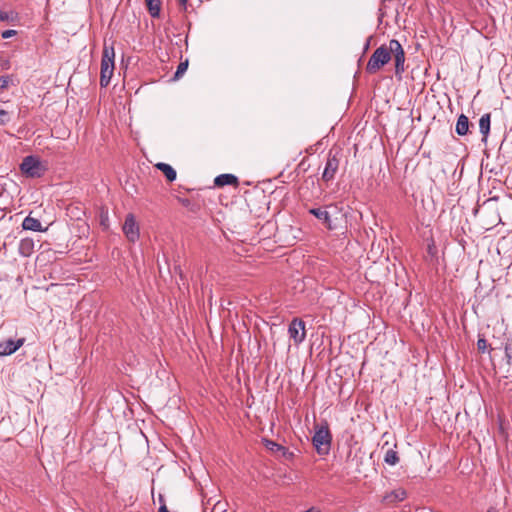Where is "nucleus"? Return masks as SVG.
Wrapping results in <instances>:
<instances>
[{
  "instance_id": "f3484780",
  "label": "nucleus",
  "mask_w": 512,
  "mask_h": 512,
  "mask_svg": "<svg viewBox=\"0 0 512 512\" xmlns=\"http://www.w3.org/2000/svg\"><path fill=\"white\" fill-rule=\"evenodd\" d=\"M469 119L466 115L461 114L456 123L455 131L459 136H464L469 132Z\"/></svg>"
},
{
  "instance_id": "bb28decb",
  "label": "nucleus",
  "mask_w": 512,
  "mask_h": 512,
  "mask_svg": "<svg viewBox=\"0 0 512 512\" xmlns=\"http://www.w3.org/2000/svg\"><path fill=\"white\" fill-rule=\"evenodd\" d=\"M158 512H170L166 506V503H163L160 507Z\"/></svg>"
},
{
  "instance_id": "6ab92c4d",
  "label": "nucleus",
  "mask_w": 512,
  "mask_h": 512,
  "mask_svg": "<svg viewBox=\"0 0 512 512\" xmlns=\"http://www.w3.org/2000/svg\"><path fill=\"white\" fill-rule=\"evenodd\" d=\"M398 453L392 448L387 449L384 455V462L390 466H395L399 463Z\"/></svg>"
},
{
  "instance_id": "aec40b11",
  "label": "nucleus",
  "mask_w": 512,
  "mask_h": 512,
  "mask_svg": "<svg viewBox=\"0 0 512 512\" xmlns=\"http://www.w3.org/2000/svg\"><path fill=\"white\" fill-rule=\"evenodd\" d=\"M505 360L508 365H512V339L507 338L503 343Z\"/></svg>"
},
{
  "instance_id": "473e14b6",
  "label": "nucleus",
  "mask_w": 512,
  "mask_h": 512,
  "mask_svg": "<svg viewBox=\"0 0 512 512\" xmlns=\"http://www.w3.org/2000/svg\"><path fill=\"white\" fill-rule=\"evenodd\" d=\"M487 512H497L494 508H489Z\"/></svg>"
},
{
  "instance_id": "b1692460",
  "label": "nucleus",
  "mask_w": 512,
  "mask_h": 512,
  "mask_svg": "<svg viewBox=\"0 0 512 512\" xmlns=\"http://www.w3.org/2000/svg\"><path fill=\"white\" fill-rule=\"evenodd\" d=\"M16 34H17L16 30H12V29L5 30L2 32V38L8 39V38L15 36Z\"/></svg>"
},
{
  "instance_id": "f8f14e48",
  "label": "nucleus",
  "mask_w": 512,
  "mask_h": 512,
  "mask_svg": "<svg viewBox=\"0 0 512 512\" xmlns=\"http://www.w3.org/2000/svg\"><path fill=\"white\" fill-rule=\"evenodd\" d=\"M490 125H491V114L485 113L481 116L479 120V130L482 135V141L486 142L490 133Z\"/></svg>"
},
{
  "instance_id": "ddd939ff",
  "label": "nucleus",
  "mask_w": 512,
  "mask_h": 512,
  "mask_svg": "<svg viewBox=\"0 0 512 512\" xmlns=\"http://www.w3.org/2000/svg\"><path fill=\"white\" fill-rule=\"evenodd\" d=\"M22 228L24 230H30L34 232L46 231V229L42 227L41 222L38 219L31 217L30 215L24 218L22 222Z\"/></svg>"
},
{
  "instance_id": "9d476101",
  "label": "nucleus",
  "mask_w": 512,
  "mask_h": 512,
  "mask_svg": "<svg viewBox=\"0 0 512 512\" xmlns=\"http://www.w3.org/2000/svg\"><path fill=\"white\" fill-rule=\"evenodd\" d=\"M263 441H264L265 447L269 451H271L273 453H277L280 456L287 458V459L293 456V453L290 452L286 447L282 446L281 444H278L269 439H264Z\"/></svg>"
},
{
  "instance_id": "423d86ee",
  "label": "nucleus",
  "mask_w": 512,
  "mask_h": 512,
  "mask_svg": "<svg viewBox=\"0 0 512 512\" xmlns=\"http://www.w3.org/2000/svg\"><path fill=\"white\" fill-rule=\"evenodd\" d=\"M339 158L337 154H333L332 151L328 153L327 161L325 164L324 171L322 173V180L324 182H330L334 179L336 172L339 168Z\"/></svg>"
},
{
  "instance_id": "a878e982",
  "label": "nucleus",
  "mask_w": 512,
  "mask_h": 512,
  "mask_svg": "<svg viewBox=\"0 0 512 512\" xmlns=\"http://www.w3.org/2000/svg\"><path fill=\"white\" fill-rule=\"evenodd\" d=\"M10 20V16L7 12H3L0 10V21H9Z\"/></svg>"
},
{
  "instance_id": "39448f33",
  "label": "nucleus",
  "mask_w": 512,
  "mask_h": 512,
  "mask_svg": "<svg viewBox=\"0 0 512 512\" xmlns=\"http://www.w3.org/2000/svg\"><path fill=\"white\" fill-rule=\"evenodd\" d=\"M288 333L296 345L302 343L306 337L305 322L300 318H294L289 324Z\"/></svg>"
},
{
  "instance_id": "6e6552de",
  "label": "nucleus",
  "mask_w": 512,
  "mask_h": 512,
  "mask_svg": "<svg viewBox=\"0 0 512 512\" xmlns=\"http://www.w3.org/2000/svg\"><path fill=\"white\" fill-rule=\"evenodd\" d=\"M24 342L25 338H19L17 340L7 339L3 342H0V357L13 354L23 346Z\"/></svg>"
},
{
  "instance_id": "5701e85b",
  "label": "nucleus",
  "mask_w": 512,
  "mask_h": 512,
  "mask_svg": "<svg viewBox=\"0 0 512 512\" xmlns=\"http://www.w3.org/2000/svg\"><path fill=\"white\" fill-rule=\"evenodd\" d=\"M487 348H488L487 340L483 337H479V339L477 341L478 351L481 353H485L487 351Z\"/></svg>"
},
{
  "instance_id": "4468645a",
  "label": "nucleus",
  "mask_w": 512,
  "mask_h": 512,
  "mask_svg": "<svg viewBox=\"0 0 512 512\" xmlns=\"http://www.w3.org/2000/svg\"><path fill=\"white\" fill-rule=\"evenodd\" d=\"M214 184L217 187H224L227 185H238V178L233 174H220L214 179Z\"/></svg>"
},
{
  "instance_id": "c756f323",
  "label": "nucleus",
  "mask_w": 512,
  "mask_h": 512,
  "mask_svg": "<svg viewBox=\"0 0 512 512\" xmlns=\"http://www.w3.org/2000/svg\"><path fill=\"white\" fill-rule=\"evenodd\" d=\"M303 512H320V510L316 507H311Z\"/></svg>"
},
{
  "instance_id": "f03ea898",
  "label": "nucleus",
  "mask_w": 512,
  "mask_h": 512,
  "mask_svg": "<svg viewBox=\"0 0 512 512\" xmlns=\"http://www.w3.org/2000/svg\"><path fill=\"white\" fill-rule=\"evenodd\" d=\"M115 52L112 46L104 45L100 70V86L107 87L114 71Z\"/></svg>"
},
{
  "instance_id": "2eb2a0df",
  "label": "nucleus",
  "mask_w": 512,
  "mask_h": 512,
  "mask_svg": "<svg viewBox=\"0 0 512 512\" xmlns=\"http://www.w3.org/2000/svg\"><path fill=\"white\" fill-rule=\"evenodd\" d=\"M406 496H407L406 491L402 488H399V489L391 491L390 493H387L383 497V501L388 504H393V503L403 501L406 498Z\"/></svg>"
},
{
  "instance_id": "393cba45",
  "label": "nucleus",
  "mask_w": 512,
  "mask_h": 512,
  "mask_svg": "<svg viewBox=\"0 0 512 512\" xmlns=\"http://www.w3.org/2000/svg\"><path fill=\"white\" fill-rule=\"evenodd\" d=\"M9 83L8 77H0V88H6Z\"/></svg>"
},
{
  "instance_id": "cd10ccee",
  "label": "nucleus",
  "mask_w": 512,
  "mask_h": 512,
  "mask_svg": "<svg viewBox=\"0 0 512 512\" xmlns=\"http://www.w3.org/2000/svg\"><path fill=\"white\" fill-rule=\"evenodd\" d=\"M180 202L182 203L183 206L185 207H188L190 205V200L189 199H180Z\"/></svg>"
},
{
  "instance_id": "f257e3e1",
  "label": "nucleus",
  "mask_w": 512,
  "mask_h": 512,
  "mask_svg": "<svg viewBox=\"0 0 512 512\" xmlns=\"http://www.w3.org/2000/svg\"><path fill=\"white\" fill-rule=\"evenodd\" d=\"M392 57L395 61V74L401 75L405 71V52L400 42L396 39H391L388 45L382 44L373 52L366 65V72L369 74L377 73L389 63Z\"/></svg>"
},
{
  "instance_id": "a211bd4d",
  "label": "nucleus",
  "mask_w": 512,
  "mask_h": 512,
  "mask_svg": "<svg viewBox=\"0 0 512 512\" xmlns=\"http://www.w3.org/2000/svg\"><path fill=\"white\" fill-rule=\"evenodd\" d=\"M145 2L151 17H159L161 5L160 0H145Z\"/></svg>"
},
{
  "instance_id": "1a4fd4ad",
  "label": "nucleus",
  "mask_w": 512,
  "mask_h": 512,
  "mask_svg": "<svg viewBox=\"0 0 512 512\" xmlns=\"http://www.w3.org/2000/svg\"><path fill=\"white\" fill-rule=\"evenodd\" d=\"M310 214L315 216L318 220H320L327 229L333 230L334 226L332 225L331 217L328 211L322 208H310L308 210Z\"/></svg>"
},
{
  "instance_id": "9b49d317",
  "label": "nucleus",
  "mask_w": 512,
  "mask_h": 512,
  "mask_svg": "<svg viewBox=\"0 0 512 512\" xmlns=\"http://www.w3.org/2000/svg\"><path fill=\"white\" fill-rule=\"evenodd\" d=\"M35 241L33 238L26 237L20 240L18 251L23 257H30L35 249Z\"/></svg>"
},
{
  "instance_id": "412c9836",
  "label": "nucleus",
  "mask_w": 512,
  "mask_h": 512,
  "mask_svg": "<svg viewBox=\"0 0 512 512\" xmlns=\"http://www.w3.org/2000/svg\"><path fill=\"white\" fill-rule=\"evenodd\" d=\"M187 68H188V60L180 62L177 67V70L174 74V79L175 80L180 79L183 76V74L186 72Z\"/></svg>"
},
{
  "instance_id": "7c9ffc66",
  "label": "nucleus",
  "mask_w": 512,
  "mask_h": 512,
  "mask_svg": "<svg viewBox=\"0 0 512 512\" xmlns=\"http://www.w3.org/2000/svg\"><path fill=\"white\" fill-rule=\"evenodd\" d=\"M370 39H371V37H369V38L367 39V42H366V44H365V46H364V51H367V50L369 49V46H370Z\"/></svg>"
},
{
  "instance_id": "c85d7f7f",
  "label": "nucleus",
  "mask_w": 512,
  "mask_h": 512,
  "mask_svg": "<svg viewBox=\"0 0 512 512\" xmlns=\"http://www.w3.org/2000/svg\"><path fill=\"white\" fill-rule=\"evenodd\" d=\"M158 501L160 503V506L165 503V499H164V496L162 494H159L158 495Z\"/></svg>"
},
{
  "instance_id": "20e7f679",
  "label": "nucleus",
  "mask_w": 512,
  "mask_h": 512,
  "mask_svg": "<svg viewBox=\"0 0 512 512\" xmlns=\"http://www.w3.org/2000/svg\"><path fill=\"white\" fill-rule=\"evenodd\" d=\"M20 169L23 174L32 178L41 177L44 172L42 163L34 156H26L20 165Z\"/></svg>"
},
{
  "instance_id": "4be33fe9",
  "label": "nucleus",
  "mask_w": 512,
  "mask_h": 512,
  "mask_svg": "<svg viewBox=\"0 0 512 512\" xmlns=\"http://www.w3.org/2000/svg\"><path fill=\"white\" fill-rule=\"evenodd\" d=\"M11 120V115L8 111L0 108V125H5Z\"/></svg>"
},
{
  "instance_id": "dca6fc26",
  "label": "nucleus",
  "mask_w": 512,
  "mask_h": 512,
  "mask_svg": "<svg viewBox=\"0 0 512 512\" xmlns=\"http://www.w3.org/2000/svg\"><path fill=\"white\" fill-rule=\"evenodd\" d=\"M155 168L160 170L165 175L168 182H173L176 179L177 173L171 165L159 162L155 164Z\"/></svg>"
},
{
  "instance_id": "0eeeda50",
  "label": "nucleus",
  "mask_w": 512,
  "mask_h": 512,
  "mask_svg": "<svg viewBox=\"0 0 512 512\" xmlns=\"http://www.w3.org/2000/svg\"><path fill=\"white\" fill-rule=\"evenodd\" d=\"M123 232L130 242H135L139 238V228L133 214L126 216Z\"/></svg>"
},
{
  "instance_id": "2f4dec72",
  "label": "nucleus",
  "mask_w": 512,
  "mask_h": 512,
  "mask_svg": "<svg viewBox=\"0 0 512 512\" xmlns=\"http://www.w3.org/2000/svg\"><path fill=\"white\" fill-rule=\"evenodd\" d=\"M178 2L180 3V5L185 7L187 5L188 0H178Z\"/></svg>"
},
{
  "instance_id": "7ed1b4c3",
  "label": "nucleus",
  "mask_w": 512,
  "mask_h": 512,
  "mask_svg": "<svg viewBox=\"0 0 512 512\" xmlns=\"http://www.w3.org/2000/svg\"><path fill=\"white\" fill-rule=\"evenodd\" d=\"M331 433L328 426H321L315 431L312 443L319 455H327L331 446Z\"/></svg>"
}]
</instances>
